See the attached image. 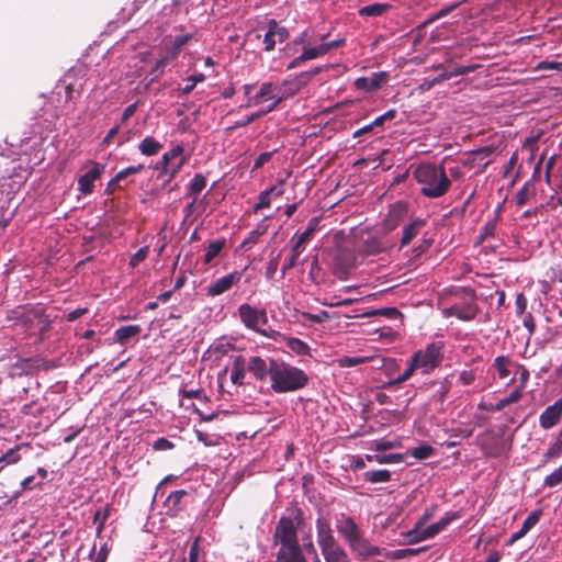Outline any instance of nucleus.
<instances>
[{
	"mask_svg": "<svg viewBox=\"0 0 562 562\" xmlns=\"http://www.w3.org/2000/svg\"><path fill=\"white\" fill-rule=\"evenodd\" d=\"M562 418V398L554 402L553 405L548 406L539 417L540 427L550 429L554 427Z\"/></svg>",
	"mask_w": 562,
	"mask_h": 562,
	"instance_id": "obj_15",
	"label": "nucleus"
},
{
	"mask_svg": "<svg viewBox=\"0 0 562 562\" xmlns=\"http://www.w3.org/2000/svg\"><path fill=\"white\" fill-rule=\"evenodd\" d=\"M144 169H145V166L142 165V164L136 165V166H130V167L119 171L115 175L113 182H120L121 180H123V179H125V178H127L130 176H133V175L142 172Z\"/></svg>",
	"mask_w": 562,
	"mask_h": 562,
	"instance_id": "obj_49",
	"label": "nucleus"
},
{
	"mask_svg": "<svg viewBox=\"0 0 562 562\" xmlns=\"http://www.w3.org/2000/svg\"><path fill=\"white\" fill-rule=\"evenodd\" d=\"M562 453V426L557 436L555 441L548 448L544 453L546 459L559 457Z\"/></svg>",
	"mask_w": 562,
	"mask_h": 562,
	"instance_id": "obj_45",
	"label": "nucleus"
},
{
	"mask_svg": "<svg viewBox=\"0 0 562 562\" xmlns=\"http://www.w3.org/2000/svg\"><path fill=\"white\" fill-rule=\"evenodd\" d=\"M349 547L361 555H376L380 553L379 548L370 546L362 536H360V541L357 542L356 546Z\"/></svg>",
	"mask_w": 562,
	"mask_h": 562,
	"instance_id": "obj_39",
	"label": "nucleus"
},
{
	"mask_svg": "<svg viewBox=\"0 0 562 562\" xmlns=\"http://www.w3.org/2000/svg\"><path fill=\"white\" fill-rule=\"evenodd\" d=\"M445 344L442 341H434L426 346L424 350L414 352L411 360L424 374L434 371L443 359Z\"/></svg>",
	"mask_w": 562,
	"mask_h": 562,
	"instance_id": "obj_3",
	"label": "nucleus"
},
{
	"mask_svg": "<svg viewBox=\"0 0 562 562\" xmlns=\"http://www.w3.org/2000/svg\"><path fill=\"white\" fill-rule=\"evenodd\" d=\"M366 460L369 462H378L380 464L398 463V462L403 461V456L400 453H391V454H386V456L367 454Z\"/></svg>",
	"mask_w": 562,
	"mask_h": 562,
	"instance_id": "obj_40",
	"label": "nucleus"
},
{
	"mask_svg": "<svg viewBox=\"0 0 562 562\" xmlns=\"http://www.w3.org/2000/svg\"><path fill=\"white\" fill-rule=\"evenodd\" d=\"M326 54H327V50L323 43L315 47H304L303 53L300 56L295 57L288 65V69H294V68L301 66L306 60L315 59V58L322 57Z\"/></svg>",
	"mask_w": 562,
	"mask_h": 562,
	"instance_id": "obj_20",
	"label": "nucleus"
},
{
	"mask_svg": "<svg viewBox=\"0 0 562 562\" xmlns=\"http://www.w3.org/2000/svg\"><path fill=\"white\" fill-rule=\"evenodd\" d=\"M531 195V191L528 184H525L517 193H516V203L517 205H524L529 200Z\"/></svg>",
	"mask_w": 562,
	"mask_h": 562,
	"instance_id": "obj_61",
	"label": "nucleus"
},
{
	"mask_svg": "<svg viewBox=\"0 0 562 562\" xmlns=\"http://www.w3.org/2000/svg\"><path fill=\"white\" fill-rule=\"evenodd\" d=\"M337 530L349 546H356V543L360 541V536H362L355 519L349 516L338 520Z\"/></svg>",
	"mask_w": 562,
	"mask_h": 562,
	"instance_id": "obj_10",
	"label": "nucleus"
},
{
	"mask_svg": "<svg viewBox=\"0 0 562 562\" xmlns=\"http://www.w3.org/2000/svg\"><path fill=\"white\" fill-rule=\"evenodd\" d=\"M392 9L390 3H372L358 10L360 16H381Z\"/></svg>",
	"mask_w": 562,
	"mask_h": 562,
	"instance_id": "obj_25",
	"label": "nucleus"
},
{
	"mask_svg": "<svg viewBox=\"0 0 562 562\" xmlns=\"http://www.w3.org/2000/svg\"><path fill=\"white\" fill-rule=\"evenodd\" d=\"M480 312V307L474 302L454 304L447 310V315L454 316L460 321H473Z\"/></svg>",
	"mask_w": 562,
	"mask_h": 562,
	"instance_id": "obj_16",
	"label": "nucleus"
},
{
	"mask_svg": "<svg viewBox=\"0 0 562 562\" xmlns=\"http://www.w3.org/2000/svg\"><path fill=\"white\" fill-rule=\"evenodd\" d=\"M191 40H192L191 34H184V35L177 36L173 41L170 52L168 53L170 55V58L176 59L178 57V55L180 54L182 47L186 44H188L189 41H191Z\"/></svg>",
	"mask_w": 562,
	"mask_h": 562,
	"instance_id": "obj_43",
	"label": "nucleus"
},
{
	"mask_svg": "<svg viewBox=\"0 0 562 562\" xmlns=\"http://www.w3.org/2000/svg\"><path fill=\"white\" fill-rule=\"evenodd\" d=\"M292 240H294V244L291 248L288 260L284 262L282 267V277H284L289 270L293 269L295 266L300 263L299 258L305 250L306 245L310 243L308 240L304 239L297 234L293 236ZM301 263H303V261H301Z\"/></svg>",
	"mask_w": 562,
	"mask_h": 562,
	"instance_id": "obj_14",
	"label": "nucleus"
},
{
	"mask_svg": "<svg viewBox=\"0 0 562 562\" xmlns=\"http://www.w3.org/2000/svg\"><path fill=\"white\" fill-rule=\"evenodd\" d=\"M278 547L274 562H307L299 540L278 544Z\"/></svg>",
	"mask_w": 562,
	"mask_h": 562,
	"instance_id": "obj_9",
	"label": "nucleus"
},
{
	"mask_svg": "<svg viewBox=\"0 0 562 562\" xmlns=\"http://www.w3.org/2000/svg\"><path fill=\"white\" fill-rule=\"evenodd\" d=\"M297 529L292 518L281 517L272 537L274 546L297 541Z\"/></svg>",
	"mask_w": 562,
	"mask_h": 562,
	"instance_id": "obj_7",
	"label": "nucleus"
},
{
	"mask_svg": "<svg viewBox=\"0 0 562 562\" xmlns=\"http://www.w3.org/2000/svg\"><path fill=\"white\" fill-rule=\"evenodd\" d=\"M139 151L144 156H155L162 149V144L151 136L145 137L138 145Z\"/></svg>",
	"mask_w": 562,
	"mask_h": 562,
	"instance_id": "obj_26",
	"label": "nucleus"
},
{
	"mask_svg": "<svg viewBox=\"0 0 562 562\" xmlns=\"http://www.w3.org/2000/svg\"><path fill=\"white\" fill-rule=\"evenodd\" d=\"M537 69H541V70H562V61L543 60V61H540L538 64Z\"/></svg>",
	"mask_w": 562,
	"mask_h": 562,
	"instance_id": "obj_64",
	"label": "nucleus"
},
{
	"mask_svg": "<svg viewBox=\"0 0 562 562\" xmlns=\"http://www.w3.org/2000/svg\"><path fill=\"white\" fill-rule=\"evenodd\" d=\"M92 562H106V559L109 557V548L108 544L104 543L101 546L100 550L95 551V544L92 547V550L89 554Z\"/></svg>",
	"mask_w": 562,
	"mask_h": 562,
	"instance_id": "obj_52",
	"label": "nucleus"
},
{
	"mask_svg": "<svg viewBox=\"0 0 562 562\" xmlns=\"http://www.w3.org/2000/svg\"><path fill=\"white\" fill-rule=\"evenodd\" d=\"M244 271L235 270L224 277L218 278L206 288L209 296L215 297L229 291L243 278Z\"/></svg>",
	"mask_w": 562,
	"mask_h": 562,
	"instance_id": "obj_8",
	"label": "nucleus"
},
{
	"mask_svg": "<svg viewBox=\"0 0 562 562\" xmlns=\"http://www.w3.org/2000/svg\"><path fill=\"white\" fill-rule=\"evenodd\" d=\"M363 479L370 483H385L391 480L389 470H371L363 473Z\"/></svg>",
	"mask_w": 562,
	"mask_h": 562,
	"instance_id": "obj_35",
	"label": "nucleus"
},
{
	"mask_svg": "<svg viewBox=\"0 0 562 562\" xmlns=\"http://www.w3.org/2000/svg\"><path fill=\"white\" fill-rule=\"evenodd\" d=\"M541 516H542L541 509H536V510L531 512L528 515V517L524 520L521 528L510 536V538L508 539L506 544L513 546L516 541L524 538L529 532V530L531 528H533L539 522Z\"/></svg>",
	"mask_w": 562,
	"mask_h": 562,
	"instance_id": "obj_19",
	"label": "nucleus"
},
{
	"mask_svg": "<svg viewBox=\"0 0 562 562\" xmlns=\"http://www.w3.org/2000/svg\"><path fill=\"white\" fill-rule=\"evenodd\" d=\"M262 221L254 231H251L248 236L240 244V248L250 249L254 245L259 241V238L267 232V225L263 224Z\"/></svg>",
	"mask_w": 562,
	"mask_h": 562,
	"instance_id": "obj_28",
	"label": "nucleus"
},
{
	"mask_svg": "<svg viewBox=\"0 0 562 562\" xmlns=\"http://www.w3.org/2000/svg\"><path fill=\"white\" fill-rule=\"evenodd\" d=\"M289 36L285 27L279 26L276 20H270L268 23V31L263 37L265 50L271 52L274 49L276 44L282 43Z\"/></svg>",
	"mask_w": 562,
	"mask_h": 562,
	"instance_id": "obj_12",
	"label": "nucleus"
},
{
	"mask_svg": "<svg viewBox=\"0 0 562 562\" xmlns=\"http://www.w3.org/2000/svg\"><path fill=\"white\" fill-rule=\"evenodd\" d=\"M562 483V465L544 477V486L554 487Z\"/></svg>",
	"mask_w": 562,
	"mask_h": 562,
	"instance_id": "obj_54",
	"label": "nucleus"
},
{
	"mask_svg": "<svg viewBox=\"0 0 562 562\" xmlns=\"http://www.w3.org/2000/svg\"><path fill=\"white\" fill-rule=\"evenodd\" d=\"M413 176L420 186V193L429 199L443 196L451 187V180L442 165L420 164L413 171Z\"/></svg>",
	"mask_w": 562,
	"mask_h": 562,
	"instance_id": "obj_1",
	"label": "nucleus"
},
{
	"mask_svg": "<svg viewBox=\"0 0 562 562\" xmlns=\"http://www.w3.org/2000/svg\"><path fill=\"white\" fill-rule=\"evenodd\" d=\"M427 550V547L414 548V549H397L392 552L391 557L394 559H407L416 557Z\"/></svg>",
	"mask_w": 562,
	"mask_h": 562,
	"instance_id": "obj_44",
	"label": "nucleus"
},
{
	"mask_svg": "<svg viewBox=\"0 0 562 562\" xmlns=\"http://www.w3.org/2000/svg\"><path fill=\"white\" fill-rule=\"evenodd\" d=\"M263 115H265V112L257 111V112L250 114L249 116H247L245 120L236 122L234 124V126L231 127V130L238 128V127H245Z\"/></svg>",
	"mask_w": 562,
	"mask_h": 562,
	"instance_id": "obj_60",
	"label": "nucleus"
},
{
	"mask_svg": "<svg viewBox=\"0 0 562 562\" xmlns=\"http://www.w3.org/2000/svg\"><path fill=\"white\" fill-rule=\"evenodd\" d=\"M247 362L243 356H237L233 361L231 381L236 385H243L246 376Z\"/></svg>",
	"mask_w": 562,
	"mask_h": 562,
	"instance_id": "obj_24",
	"label": "nucleus"
},
{
	"mask_svg": "<svg viewBox=\"0 0 562 562\" xmlns=\"http://www.w3.org/2000/svg\"><path fill=\"white\" fill-rule=\"evenodd\" d=\"M200 540L201 537H196L193 543L191 544L190 552H189V562H199L200 557Z\"/></svg>",
	"mask_w": 562,
	"mask_h": 562,
	"instance_id": "obj_62",
	"label": "nucleus"
},
{
	"mask_svg": "<svg viewBox=\"0 0 562 562\" xmlns=\"http://www.w3.org/2000/svg\"><path fill=\"white\" fill-rule=\"evenodd\" d=\"M316 529L317 542L322 550V554L339 546L335 540L333 531L330 529V525L326 519L318 518L316 521Z\"/></svg>",
	"mask_w": 562,
	"mask_h": 562,
	"instance_id": "obj_11",
	"label": "nucleus"
},
{
	"mask_svg": "<svg viewBox=\"0 0 562 562\" xmlns=\"http://www.w3.org/2000/svg\"><path fill=\"white\" fill-rule=\"evenodd\" d=\"M277 361L278 360L272 358L252 356L246 360L247 371L250 372L257 381L265 382L268 378L271 379Z\"/></svg>",
	"mask_w": 562,
	"mask_h": 562,
	"instance_id": "obj_6",
	"label": "nucleus"
},
{
	"mask_svg": "<svg viewBox=\"0 0 562 562\" xmlns=\"http://www.w3.org/2000/svg\"><path fill=\"white\" fill-rule=\"evenodd\" d=\"M417 370V368L415 367V364L412 362V360L409 361V364L408 367L405 369V371L398 375L395 380L389 382L385 387L387 386H392V385H396V384H401L405 381H407L408 379L412 378V375L414 374V372Z\"/></svg>",
	"mask_w": 562,
	"mask_h": 562,
	"instance_id": "obj_51",
	"label": "nucleus"
},
{
	"mask_svg": "<svg viewBox=\"0 0 562 562\" xmlns=\"http://www.w3.org/2000/svg\"><path fill=\"white\" fill-rule=\"evenodd\" d=\"M512 361L506 356H498L494 359L493 366L498 372L501 379H505L510 374L509 366Z\"/></svg>",
	"mask_w": 562,
	"mask_h": 562,
	"instance_id": "obj_37",
	"label": "nucleus"
},
{
	"mask_svg": "<svg viewBox=\"0 0 562 562\" xmlns=\"http://www.w3.org/2000/svg\"><path fill=\"white\" fill-rule=\"evenodd\" d=\"M110 516V507L106 505L103 510L99 509L93 515V522L98 524L97 536L100 537L104 530L105 521Z\"/></svg>",
	"mask_w": 562,
	"mask_h": 562,
	"instance_id": "obj_42",
	"label": "nucleus"
},
{
	"mask_svg": "<svg viewBox=\"0 0 562 562\" xmlns=\"http://www.w3.org/2000/svg\"><path fill=\"white\" fill-rule=\"evenodd\" d=\"M238 315L240 322L248 329H251L263 337H273V330L268 331L267 329L262 328V326L267 325L268 323L267 311L265 308H257L248 303H244L238 307Z\"/></svg>",
	"mask_w": 562,
	"mask_h": 562,
	"instance_id": "obj_4",
	"label": "nucleus"
},
{
	"mask_svg": "<svg viewBox=\"0 0 562 562\" xmlns=\"http://www.w3.org/2000/svg\"><path fill=\"white\" fill-rule=\"evenodd\" d=\"M148 247L145 246V247H142L139 248L131 258L130 260V266L135 268L137 267L140 262H143L146 257L148 256Z\"/></svg>",
	"mask_w": 562,
	"mask_h": 562,
	"instance_id": "obj_57",
	"label": "nucleus"
},
{
	"mask_svg": "<svg viewBox=\"0 0 562 562\" xmlns=\"http://www.w3.org/2000/svg\"><path fill=\"white\" fill-rule=\"evenodd\" d=\"M225 239H216L214 241H212L207 248H206V251H205V255L203 257V261L205 265H209L212 262V260L214 258H216L221 251L223 250V248L225 247Z\"/></svg>",
	"mask_w": 562,
	"mask_h": 562,
	"instance_id": "obj_33",
	"label": "nucleus"
},
{
	"mask_svg": "<svg viewBox=\"0 0 562 562\" xmlns=\"http://www.w3.org/2000/svg\"><path fill=\"white\" fill-rule=\"evenodd\" d=\"M458 7V3L440 9L436 14L429 16L425 22L419 26V29L426 27L427 25L434 23L435 21L447 16L452 10Z\"/></svg>",
	"mask_w": 562,
	"mask_h": 562,
	"instance_id": "obj_50",
	"label": "nucleus"
},
{
	"mask_svg": "<svg viewBox=\"0 0 562 562\" xmlns=\"http://www.w3.org/2000/svg\"><path fill=\"white\" fill-rule=\"evenodd\" d=\"M515 306H516V314L517 316H522L526 313V308H527V297L525 296L524 293H518L517 296H516V301H515Z\"/></svg>",
	"mask_w": 562,
	"mask_h": 562,
	"instance_id": "obj_59",
	"label": "nucleus"
},
{
	"mask_svg": "<svg viewBox=\"0 0 562 562\" xmlns=\"http://www.w3.org/2000/svg\"><path fill=\"white\" fill-rule=\"evenodd\" d=\"M205 77L203 74L194 75L188 78L189 83L182 88V94L188 95L193 91L198 82L204 81Z\"/></svg>",
	"mask_w": 562,
	"mask_h": 562,
	"instance_id": "obj_56",
	"label": "nucleus"
},
{
	"mask_svg": "<svg viewBox=\"0 0 562 562\" xmlns=\"http://www.w3.org/2000/svg\"><path fill=\"white\" fill-rule=\"evenodd\" d=\"M404 210L402 207L395 206L390 210L387 217L384 221V229L386 232H392L395 229L403 217Z\"/></svg>",
	"mask_w": 562,
	"mask_h": 562,
	"instance_id": "obj_30",
	"label": "nucleus"
},
{
	"mask_svg": "<svg viewBox=\"0 0 562 562\" xmlns=\"http://www.w3.org/2000/svg\"><path fill=\"white\" fill-rule=\"evenodd\" d=\"M286 347L300 356L308 355L311 350L306 342L294 337L286 338Z\"/></svg>",
	"mask_w": 562,
	"mask_h": 562,
	"instance_id": "obj_38",
	"label": "nucleus"
},
{
	"mask_svg": "<svg viewBox=\"0 0 562 562\" xmlns=\"http://www.w3.org/2000/svg\"><path fill=\"white\" fill-rule=\"evenodd\" d=\"M142 328L139 325H127V326H122L120 328H117L114 333L115 335V338H116V341L120 344V345H124L126 344V341L138 335L140 333Z\"/></svg>",
	"mask_w": 562,
	"mask_h": 562,
	"instance_id": "obj_27",
	"label": "nucleus"
},
{
	"mask_svg": "<svg viewBox=\"0 0 562 562\" xmlns=\"http://www.w3.org/2000/svg\"><path fill=\"white\" fill-rule=\"evenodd\" d=\"M390 75L387 71L373 72L371 77H360L356 79L355 87L363 91H374L381 88L389 81Z\"/></svg>",
	"mask_w": 562,
	"mask_h": 562,
	"instance_id": "obj_13",
	"label": "nucleus"
},
{
	"mask_svg": "<svg viewBox=\"0 0 562 562\" xmlns=\"http://www.w3.org/2000/svg\"><path fill=\"white\" fill-rule=\"evenodd\" d=\"M326 562H350L347 552L340 546L323 553Z\"/></svg>",
	"mask_w": 562,
	"mask_h": 562,
	"instance_id": "obj_36",
	"label": "nucleus"
},
{
	"mask_svg": "<svg viewBox=\"0 0 562 562\" xmlns=\"http://www.w3.org/2000/svg\"><path fill=\"white\" fill-rule=\"evenodd\" d=\"M425 225L426 221L418 217L412 221L409 224L405 225L401 238V247L408 245L419 234L420 229Z\"/></svg>",
	"mask_w": 562,
	"mask_h": 562,
	"instance_id": "obj_22",
	"label": "nucleus"
},
{
	"mask_svg": "<svg viewBox=\"0 0 562 562\" xmlns=\"http://www.w3.org/2000/svg\"><path fill=\"white\" fill-rule=\"evenodd\" d=\"M434 448L429 445H420L416 448H413L411 450V456L414 457L417 460H425L428 459L434 454Z\"/></svg>",
	"mask_w": 562,
	"mask_h": 562,
	"instance_id": "obj_48",
	"label": "nucleus"
},
{
	"mask_svg": "<svg viewBox=\"0 0 562 562\" xmlns=\"http://www.w3.org/2000/svg\"><path fill=\"white\" fill-rule=\"evenodd\" d=\"M389 248H390V245L386 241H384L382 238L376 237V236H369L363 241L362 250L366 255L371 256V255H378V254L384 252Z\"/></svg>",
	"mask_w": 562,
	"mask_h": 562,
	"instance_id": "obj_23",
	"label": "nucleus"
},
{
	"mask_svg": "<svg viewBox=\"0 0 562 562\" xmlns=\"http://www.w3.org/2000/svg\"><path fill=\"white\" fill-rule=\"evenodd\" d=\"M420 527H422V522H417L415 528L409 530L406 533L408 543L413 544V543H417V542L428 539V538H424V530H419Z\"/></svg>",
	"mask_w": 562,
	"mask_h": 562,
	"instance_id": "obj_53",
	"label": "nucleus"
},
{
	"mask_svg": "<svg viewBox=\"0 0 562 562\" xmlns=\"http://www.w3.org/2000/svg\"><path fill=\"white\" fill-rule=\"evenodd\" d=\"M90 165L92 168L78 179L79 190L83 194H89L93 191V182L101 177L104 169V166L94 161H90Z\"/></svg>",
	"mask_w": 562,
	"mask_h": 562,
	"instance_id": "obj_17",
	"label": "nucleus"
},
{
	"mask_svg": "<svg viewBox=\"0 0 562 562\" xmlns=\"http://www.w3.org/2000/svg\"><path fill=\"white\" fill-rule=\"evenodd\" d=\"M329 66H324V67H315L308 71H304V72H301L300 75H297L293 80L291 81H285L284 85H290L291 86V89L289 91V94L290 95H293L295 94L296 92H299L303 87H305L310 81L311 79L321 74L323 70L325 69H328Z\"/></svg>",
	"mask_w": 562,
	"mask_h": 562,
	"instance_id": "obj_18",
	"label": "nucleus"
},
{
	"mask_svg": "<svg viewBox=\"0 0 562 562\" xmlns=\"http://www.w3.org/2000/svg\"><path fill=\"white\" fill-rule=\"evenodd\" d=\"M369 360V358L367 357H359V356H355V357H349V356H345V357H341L339 359H337V363L340 368H351V367H356V366H359V364H362L364 362H367Z\"/></svg>",
	"mask_w": 562,
	"mask_h": 562,
	"instance_id": "obj_46",
	"label": "nucleus"
},
{
	"mask_svg": "<svg viewBox=\"0 0 562 562\" xmlns=\"http://www.w3.org/2000/svg\"><path fill=\"white\" fill-rule=\"evenodd\" d=\"M522 397V392H520V389L514 390L508 396L499 400L494 406L488 407L492 412H499L504 409L505 407L517 403Z\"/></svg>",
	"mask_w": 562,
	"mask_h": 562,
	"instance_id": "obj_34",
	"label": "nucleus"
},
{
	"mask_svg": "<svg viewBox=\"0 0 562 562\" xmlns=\"http://www.w3.org/2000/svg\"><path fill=\"white\" fill-rule=\"evenodd\" d=\"M183 146L177 145L172 149L166 151L159 162L156 164L155 169L160 170L161 175H169L173 178L182 168L186 159L182 157Z\"/></svg>",
	"mask_w": 562,
	"mask_h": 562,
	"instance_id": "obj_5",
	"label": "nucleus"
},
{
	"mask_svg": "<svg viewBox=\"0 0 562 562\" xmlns=\"http://www.w3.org/2000/svg\"><path fill=\"white\" fill-rule=\"evenodd\" d=\"M187 495V491L184 490H178V491H175L172 492L168 498H167V503H168V514L170 516H177L178 513L180 512V502L181 499L183 498V496Z\"/></svg>",
	"mask_w": 562,
	"mask_h": 562,
	"instance_id": "obj_32",
	"label": "nucleus"
},
{
	"mask_svg": "<svg viewBox=\"0 0 562 562\" xmlns=\"http://www.w3.org/2000/svg\"><path fill=\"white\" fill-rule=\"evenodd\" d=\"M308 375L301 369L283 361H277L271 376V389L276 393H290L305 387Z\"/></svg>",
	"mask_w": 562,
	"mask_h": 562,
	"instance_id": "obj_2",
	"label": "nucleus"
},
{
	"mask_svg": "<svg viewBox=\"0 0 562 562\" xmlns=\"http://www.w3.org/2000/svg\"><path fill=\"white\" fill-rule=\"evenodd\" d=\"M271 194L268 190L260 192L258 196V202L254 205V211L258 212L259 210L267 209L271 204Z\"/></svg>",
	"mask_w": 562,
	"mask_h": 562,
	"instance_id": "obj_55",
	"label": "nucleus"
},
{
	"mask_svg": "<svg viewBox=\"0 0 562 562\" xmlns=\"http://www.w3.org/2000/svg\"><path fill=\"white\" fill-rule=\"evenodd\" d=\"M279 267V256L271 258L268 261L267 268H266V278L268 280L272 279L278 270Z\"/></svg>",
	"mask_w": 562,
	"mask_h": 562,
	"instance_id": "obj_63",
	"label": "nucleus"
},
{
	"mask_svg": "<svg viewBox=\"0 0 562 562\" xmlns=\"http://www.w3.org/2000/svg\"><path fill=\"white\" fill-rule=\"evenodd\" d=\"M499 216H501V207H498L495 211L494 217L488 220L481 228V233L479 236L481 241H483L490 237H493L495 235V231L497 227V222H498Z\"/></svg>",
	"mask_w": 562,
	"mask_h": 562,
	"instance_id": "obj_31",
	"label": "nucleus"
},
{
	"mask_svg": "<svg viewBox=\"0 0 562 562\" xmlns=\"http://www.w3.org/2000/svg\"><path fill=\"white\" fill-rule=\"evenodd\" d=\"M274 90V86L272 82H265L261 85L259 91L255 94L254 98H249L248 102L244 104L245 108H250L251 105H258L262 102V100L272 95V92Z\"/></svg>",
	"mask_w": 562,
	"mask_h": 562,
	"instance_id": "obj_29",
	"label": "nucleus"
},
{
	"mask_svg": "<svg viewBox=\"0 0 562 562\" xmlns=\"http://www.w3.org/2000/svg\"><path fill=\"white\" fill-rule=\"evenodd\" d=\"M21 459L19 454V447L9 449L4 454L0 457V470L8 464L16 463Z\"/></svg>",
	"mask_w": 562,
	"mask_h": 562,
	"instance_id": "obj_47",
	"label": "nucleus"
},
{
	"mask_svg": "<svg viewBox=\"0 0 562 562\" xmlns=\"http://www.w3.org/2000/svg\"><path fill=\"white\" fill-rule=\"evenodd\" d=\"M318 223H319V221L317 217L311 218L305 231L299 235L310 241L312 239L314 233L318 228Z\"/></svg>",
	"mask_w": 562,
	"mask_h": 562,
	"instance_id": "obj_58",
	"label": "nucleus"
},
{
	"mask_svg": "<svg viewBox=\"0 0 562 562\" xmlns=\"http://www.w3.org/2000/svg\"><path fill=\"white\" fill-rule=\"evenodd\" d=\"M205 187V177L202 173H195L189 186V195L198 196Z\"/></svg>",
	"mask_w": 562,
	"mask_h": 562,
	"instance_id": "obj_41",
	"label": "nucleus"
},
{
	"mask_svg": "<svg viewBox=\"0 0 562 562\" xmlns=\"http://www.w3.org/2000/svg\"><path fill=\"white\" fill-rule=\"evenodd\" d=\"M461 517L460 512H454L447 514L445 517H442L437 522L428 526L426 529H424V538H434L436 535H438L440 531L446 529L447 526H449L452 521L459 519Z\"/></svg>",
	"mask_w": 562,
	"mask_h": 562,
	"instance_id": "obj_21",
	"label": "nucleus"
}]
</instances>
